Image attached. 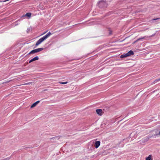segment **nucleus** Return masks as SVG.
<instances>
[{
  "label": "nucleus",
  "mask_w": 160,
  "mask_h": 160,
  "mask_svg": "<svg viewBox=\"0 0 160 160\" xmlns=\"http://www.w3.org/2000/svg\"><path fill=\"white\" fill-rule=\"evenodd\" d=\"M98 5L99 7L101 8L106 7L107 6V3L106 2L103 0L100 1L99 2Z\"/></svg>",
  "instance_id": "nucleus-3"
},
{
  "label": "nucleus",
  "mask_w": 160,
  "mask_h": 160,
  "mask_svg": "<svg viewBox=\"0 0 160 160\" xmlns=\"http://www.w3.org/2000/svg\"><path fill=\"white\" fill-rule=\"evenodd\" d=\"M46 32H45L43 34H44Z\"/></svg>",
  "instance_id": "nucleus-18"
},
{
  "label": "nucleus",
  "mask_w": 160,
  "mask_h": 160,
  "mask_svg": "<svg viewBox=\"0 0 160 160\" xmlns=\"http://www.w3.org/2000/svg\"><path fill=\"white\" fill-rule=\"evenodd\" d=\"M43 49V48H37L35 49H34L32 51H31L29 53V54H34L35 53H37L38 52H39Z\"/></svg>",
  "instance_id": "nucleus-4"
},
{
  "label": "nucleus",
  "mask_w": 160,
  "mask_h": 160,
  "mask_svg": "<svg viewBox=\"0 0 160 160\" xmlns=\"http://www.w3.org/2000/svg\"><path fill=\"white\" fill-rule=\"evenodd\" d=\"M59 83L61 84H65L67 83L68 82H59Z\"/></svg>",
  "instance_id": "nucleus-15"
},
{
  "label": "nucleus",
  "mask_w": 160,
  "mask_h": 160,
  "mask_svg": "<svg viewBox=\"0 0 160 160\" xmlns=\"http://www.w3.org/2000/svg\"><path fill=\"white\" fill-rule=\"evenodd\" d=\"M159 81H160V78L158 79L155 80L154 81V83H157Z\"/></svg>",
  "instance_id": "nucleus-13"
},
{
  "label": "nucleus",
  "mask_w": 160,
  "mask_h": 160,
  "mask_svg": "<svg viewBox=\"0 0 160 160\" xmlns=\"http://www.w3.org/2000/svg\"><path fill=\"white\" fill-rule=\"evenodd\" d=\"M152 156L151 155H150L148 157L146 158V160H152Z\"/></svg>",
  "instance_id": "nucleus-11"
},
{
  "label": "nucleus",
  "mask_w": 160,
  "mask_h": 160,
  "mask_svg": "<svg viewBox=\"0 0 160 160\" xmlns=\"http://www.w3.org/2000/svg\"><path fill=\"white\" fill-rule=\"evenodd\" d=\"M159 19H160V18H153L152 20V21L153 20H157Z\"/></svg>",
  "instance_id": "nucleus-16"
},
{
  "label": "nucleus",
  "mask_w": 160,
  "mask_h": 160,
  "mask_svg": "<svg viewBox=\"0 0 160 160\" xmlns=\"http://www.w3.org/2000/svg\"><path fill=\"white\" fill-rule=\"evenodd\" d=\"M45 40L42 37L41 38L39 39L37 42L36 43V46H38L42 42Z\"/></svg>",
  "instance_id": "nucleus-5"
},
{
  "label": "nucleus",
  "mask_w": 160,
  "mask_h": 160,
  "mask_svg": "<svg viewBox=\"0 0 160 160\" xmlns=\"http://www.w3.org/2000/svg\"><path fill=\"white\" fill-rule=\"evenodd\" d=\"M97 113L100 115H102V110L101 109H98L96 110Z\"/></svg>",
  "instance_id": "nucleus-10"
},
{
  "label": "nucleus",
  "mask_w": 160,
  "mask_h": 160,
  "mask_svg": "<svg viewBox=\"0 0 160 160\" xmlns=\"http://www.w3.org/2000/svg\"><path fill=\"white\" fill-rule=\"evenodd\" d=\"M148 38L147 37H144L143 38H141L140 39H141V40L142 39H147Z\"/></svg>",
  "instance_id": "nucleus-14"
},
{
  "label": "nucleus",
  "mask_w": 160,
  "mask_h": 160,
  "mask_svg": "<svg viewBox=\"0 0 160 160\" xmlns=\"http://www.w3.org/2000/svg\"><path fill=\"white\" fill-rule=\"evenodd\" d=\"M100 144V142L99 141H96L95 144V147L96 148H98Z\"/></svg>",
  "instance_id": "nucleus-7"
},
{
  "label": "nucleus",
  "mask_w": 160,
  "mask_h": 160,
  "mask_svg": "<svg viewBox=\"0 0 160 160\" xmlns=\"http://www.w3.org/2000/svg\"><path fill=\"white\" fill-rule=\"evenodd\" d=\"M142 133H143H143H144V132H143V131H142Z\"/></svg>",
  "instance_id": "nucleus-17"
},
{
  "label": "nucleus",
  "mask_w": 160,
  "mask_h": 160,
  "mask_svg": "<svg viewBox=\"0 0 160 160\" xmlns=\"http://www.w3.org/2000/svg\"><path fill=\"white\" fill-rule=\"evenodd\" d=\"M31 15V13H27L25 15V16H27L29 18H30Z\"/></svg>",
  "instance_id": "nucleus-12"
},
{
  "label": "nucleus",
  "mask_w": 160,
  "mask_h": 160,
  "mask_svg": "<svg viewBox=\"0 0 160 160\" xmlns=\"http://www.w3.org/2000/svg\"><path fill=\"white\" fill-rule=\"evenodd\" d=\"M40 102L39 101H38L34 103L31 106V108H32L35 107L36 105Z\"/></svg>",
  "instance_id": "nucleus-9"
},
{
  "label": "nucleus",
  "mask_w": 160,
  "mask_h": 160,
  "mask_svg": "<svg viewBox=\"0 0 160 160\" xmlns=\"http://www.w3.org/2000/svg\"><path fill=\"white\" fill-rule=\"evenodd\" d=\"M134 53L133 52L132 50H130L127 53L121 55L120 56V58H126L130 56L131 55H132Z\"/></svg>",
  "instance_id": "nucleus-2"
},
{
  "label": "nucleus",
  "mask_w": 160,
  "mask_h": 160,
  "mask_svg": "<svg viewBox=\"0 0 160 160\" xmlns=\"http://www.w3.org/2000/svg\"><path fill=\"white\" fill-rule=\"evenodd\" d=\"M39 59V58L38 57V56H36L34 58H33L32 59H31L29 62V63L31 62H33V61H35V60H38Z\"/></svg>",
  "instance_id": "nucleus-8"
},
{
  "label": "nucleus",
  "mask_w": 160,
  "mask_h": 160,
  "mask_svg": "<svg viewBox=\"0 0 160 160\" xmlns=\"http://www.w3.org/2000/svg\"><path fill=\"white\" fill-rule=\"evenodd\" d=\"M147 134L150 133L149 135V138H155L160 136V130L156 129L154 130L148 129L146 130Z\"/></svg>",
  "instance_id": "nucleus-1"
},
{
  "label": "nucleus",
  "mask_w": 160,
  "mask_h": 160,
  "mask_svg": "<svg viewBox=\"0 0 160 160\" xmlns=\"http://www.w3.org/2000/svg\"><path fill=\"white\" fill-rule=\"evenodd\" d=\"M51 34H52L50 32H49L46 35L43 36L42 38L44 39V40H45L49 37H50Z\"/></svg>",
  "instance_id": "nucleus-6"
},
{
  "label": "nucleus",
  "mask_w": 160,
  "mask_h": 160,
  "mask_svg": "<svg viewBox=\"0 0 160 160\" xmlns=\"http://www.w3.org/2000/svg\"><path fill=\"white\" fill-rule=\"evenodd\" d=\"M28 84V83H26V84H26H26Z\"/></svg>",
  "instance_id": "nucleus-19"
}]
</instances>
